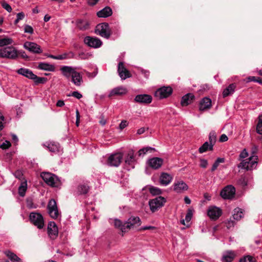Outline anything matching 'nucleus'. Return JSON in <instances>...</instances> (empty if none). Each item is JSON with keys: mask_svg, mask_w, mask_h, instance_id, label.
Segmentation results:
<instances>
[{"mask_svg": "<svg viewBox=\"0 0 262 262\" xmlns=\"http://www.w3.org/2000/svg\"><path fill=\"white\" fill-rule=\"evenodd\" d=\"M80 67L63 66L60 69L62 75L67 79L71 78V82L77 86H80L83 82L82 74L77 70Z\"/></svg>", "mask_w": 262, "mask_h": 262, "instance_id": "1", "label": "nucleus"}, {"mask_svg": "<svg viewBox=\"0 0 262 262\" xmlns=\"http://www.w3.org/2000/svg\"><path fill=\"white\" fill-rule=\"evenodd\" d=\"M40 177L48 185L52 187H57L60 184L59 178L54 174L48 172H42Z\"/></svg>", "mask_w": 262, "mask_h": 262, "instance_id": "2", "label": "nucleus"}, {"mask_svg": "<svg viewBox=\"0 0 262 262\" xmlns=\"http://www.w3.org/2000/svg\"><path fill=\"white\" fill-rule=\"evenodd\" d=\"M257 156H252L246 160H242L238 165V168L250 170L252 169L257 164Z\"/></svg>", "mask_w": 262, "mask_h": 262, "instance_id": "3", "label": "nucleus"}, {"mask_svg": "<svg viewBox=\"0 0 262 262\" xmlns=\"http://www.w3.org/2000/svg\"><path fill=\"white\" fill-rule=\"evenodd\" d=\"M17 57V52L14 47H8L0 49V57L15 59Z\"/></svg>", "mask_w": 262, "mask_h": 262, "instance_id": "4", "label": "nucleus"}, {"mask_svg": "<svg viewBox=\"0 0 262 262\" xmlns=\"http://www.w3.org/2000/svg\"><path fill=\"white\" fill-rule=\"evenodd\" d=\"M95 33L101 37L108 39L111 36V32L108 24L106 23L98 24L96 26Z\"/></svg>", "mask_w": 262, "mask_h": 262, "instance_id": "5", "label": "nucleus"}, {"mask_svg": "<svg viewBox=\"0 0 262 262\" xmlns=\"http://www.w3.org/2000/svg\"><path fill=\"white\" fill-rule=\"evenodd\" d=\"M31 222L38 229H42L44 226V221L42 215L37 212H31L29 215Z\"/></svg>", "mask_w": 262, "mask_h": 262, "instance_id": "6", "label": "nucleus"}, {"mask_svg": "<svg viewBox=\"0 0 262 262\" xmlns=\"http://www.w3.org/2000/svg\"><path fill=\"white\" fill-rule=\"evenodd\" d=\"M166 202V199L162 196H158L149 201L150 210L154 212L161 208Z\"/></svg>", "mask_w": 262, "mask_h": 262, "instance_id": "7", "label": "nucleus"}, {"mask_svg": "<svg viewBox=\"0 0 262 262\" xmlns=\"http://www.w3.org/2000/svg\"><path fill=\"white\" fill-rule=\"evenodd\" d=\"M48 212L53 219H56L59 215L57 203L54 199H51L47 205Z\"/></svg>", "mask_w": 262, "mask_h": 262, "instance_id": "8", "label": "nucleus"}, {"mask_svg": "<svg viewBox=\"0 0 262 262\" xmlns=\"http://www.w3.org/2000/svg\"><path fill=\"white\" fill-rule=\"evenodd\" d=\"M136 163V160L134 151H129L125 158V168L127 170H130L135 168Z\"/></svg>", "mask_w": 262, "mask_h": 262, "instance_id": "9", "label": "nucleus"}, {"mask_svg": "<svg viewBox=\"0 0 262 262\" xmlns=\"http://www.w3.org/2000/svg\"><path fill=\"white\" fill-rule=\"evenodd\" d=\"M123 156L121 153H116L110 155L107 160V164L110 166L118 167L122 160Z\"/></svg>", "mask_w": 262, "mask_h": 262, "instance_id": "10", "label": "nucleus"}, {"mask_svg": "<svg viewBox=\"0 0 262 262\" xmlns=\"http://www.w3.org/2000/svg\"><path fill=\"white\" fill-rule=\"evenodd\" d=\"M83 42L88 47L95 49L100 48L102 45V42L99 38L89 36L84 37Z\"/></svg>", "mask_w": 262, "mask_h": 262, "instance_id": "11", "label": "nucleus"}, {"mask_svg": "<svg viewBox=\"0 0 262 262\" xmlns=\"http://www.w3.org/2000/svg\"><path fill=\"white\" fill-rule=\"evenodd\" d=\"M172 92V89L170 86H163L158 89L155 93V95L159 99H163L169 96Z\"/></svg>", "mask_w": 262, "mask_h": 262, "instance_id": "12", "label": "nucleus"}, {"mask_svg": "<svg viewBox=\"0 0 262 262\" xmlns=\"http://www.w3.org/2000/svg\"><path fill=\"white\" fill-rule=\"evenodd\" d=\"M222 210L215 206H209L207 210V214L211 220H216L222 215Z\"/></svg>", "mask_w": 262, "mask_h": 262, "instance_id": "13", "label": "nucleus"}, {"mask_svg": "<svg viewBox=\"0 0 262 262\" xmlns=\"http://www.w3.org/2000/svg\"><path fill=\"white\" fill-rule=\"evenodd\" d=\"M235 189L232 185H228L221 191L220 195L224 199H230L235 194Z\"/></svg>", "mask_w": 262, "mask_h": 262, "instance_id": "14", "label": "nucleus"}, {"mask_svg": "<svg viewBox=\"0 0 262 262\" xmlns=\"http://www.w3.org/2000/svg\"><path fill=\"white\" fill-rule=\"evenodd\" d=\"M24 48L29 52L34 54H39L42 52L40 46L34 42H25L24 44Z\"/></svg>", "mask_w": 262, "mask_h": 262, "instance_id": "15", "label": "nucleus"}, {"mask_svg": "<svg viewBox=\"0 0 262 262\" xmlns=\"http://www.w3.org/2000/svg\"><path fill=\"white\" fill-rule=\"evenodd\" d=\"M117 71L122 80H125L131 77L130 74L125 67L123 62H120L118 63Z\"/></svg>", "mask_w": 262, "mask_h": 262, "instance_id": "16", "label": "nucleus"}, {"mask_svg": "<svg viewBox=\"0 0 262 262\" xmlns=\"http://www.w3.org/2000/svg\"><path fill=\"white\" fill-rule=\"evenodd\" d=\"M125 227L127 231L133 228L135 226H140L141 224V221L138 216H132L125 222Z\"/></svg>", "mask_w": 262, "mask_h": 262, "instance_id": "17", "label": "nucleus"}, {"mask_svg": "<svg viewBox=\"0 0 262 262\" xmlns=\"http://www.w3.org/2000/svg\"><path fill=\"white\" fill-rule=\"evenodd\" d=\"M173 190L177 193H182L188 189L187 184L182 180L175 181L173 184Z\"/></svg>", "mask_w": 262, "mask_h": 262, "instance_id": "18", "label": "nucleus"}, {"mask_svg": "<svg viewBox=\"0 0 262 262\" xmlns=\"http://www.w3.org/2000/svg\"><path fill=\"white\" fill-rule=\"evenodd\" d=\"M152 97L148 94H139L137 95L134 98L136 102L141 104H149L152 101Z\"/></svg>", "mask_w": 262, "mask_h": 262, "instance_id": "19", "label": "nucleus"}, {"mask_svg": "<svg viewBox=\"0 0 262 262\" xmlns=\"http://www.w3.org/2000/svg\"><path fill=\"white\" fill-rule=\"evenodd\" d=\"M48 233L51 238L54 239L58 233V228L54 222H50L48 226Z\"/></svg>", "mask_w": 262, "mask_h": 262, "instance_id": "20", "label": "nucleus"}, {"mask_svg": "<svg viewBox=\"0 0 262 262\" xmlns=\"http://www.w3.org/2000/svg\"><path fill=\"white\" fill-rule=\"evenodd\" d=\"M148 165L152 168L157 169L161 167L163 163V160L158 157L149 159L147 161Z\"/></svg>", "mask_w": 262, "mask_h": 262, "instance_id": "21", "label": "nucleus"}, {"mask_svg": "<svg viewBox=\"0 0 262 262\" xmlns=\"http://www.w3.org/2000/svg\"><path fill=\"white\" fill-rule=\"evenodd\" d=\"M43 146L46 147L49 150L53 153H57L60 150L59 143L55 142H46L43 144Z\"/></svg>", "mask_w": 262, "mask_h": 262, "instance_id": "22", "label": "nucleus"}, {"mask_svg": "<svg viewBox=\"0 0 262 262\" xmlns=\"http://www.w3.org/2000/svg\"><path fill=\"white\" fill-rule=\"evenodd\" d=\"M172 176L166 172H162L160 177V183L161 185L166 186L169 184L172 180Z\"/></svg>", "mask_w": 262, "mask_h": 262, "instance_id": "23", "label": "nucleus"}, {"mask_svg": "<svg viewBox=\"0 0 262 262\" xmlns=\"http://www.w3.org/2000/svg\"><path fill=\"white\" fill-rule=\"evenodd\" d=\"M211 105V100L208 97H204L200 102L199 110L201 111H204L209 109Z\"/></svg>", "mask_w": 262, "mask_h": 262, "instance_id": "24", "label": "nucleus"}, {"mask_svg": "<svg viewBox=\"0 0 262 262\" xmlns=\"http://www.w3.org/2000/svg\"><path fill=\"white\" fill-rule=\"evenodd\" d=\"M127 91L126 88L123 86H118L113 89L110 93L108 97H111L114 95H123L126 94Z\"/></svg>", "mask_w": 262, "mask_h": 262, "instance_id": "25", "label": "nucleus"}, {"mask_svg": "<svg viewBox=\"0 0 262 262\" xmlns=\"http://www.w3.org/2000/svg\"><path fill=\"white\" fill-rule=\"evenodd\" d=\"M16 72L18 74L25 76L29 79H32L34 74L31 70L25 68H21L18 69L16 71Z\"/></svg>", "mask_w": 262, "mask_h": 262, "instance_id": "26", "label": "nucleus"}, {"mask_svg": "<svg viewBox=\"0 0 262 262\" xmlns=\"http://www.w3.org/2000/svg\"><path fill=\"white\" fill-rule=\"evenodd\" d=\"M235 253L233 251L225 252L222 257V262H231L235 257Z\"/></svg>", "mask_w": 262, "mask_h": 262, "instance_id": "27", "label": "nucleus"}, {"mask_svg": "<svg viewBox=\"0 0 262 262\" xmlns=\"http://www.w3.org/2000/svg\"><path fill=\"white\" fill-rule=\"evenodd\" d=\"M76 26L80 30H86L90 28V23L86 19H78L76 20Z\"/></svg>", "mask_w": 262, "mask_h": 262, "instance_id": "28", "label": "nucleus"}, {"mask_svg": "<svg viewBox=\"0 0 262 262\" xmlns=\"http://www.w3.org/2000/svg\"><path fill=\"white\" fill-rule=\"evenodd\" d=\"M194 98V96L191 93H188L185 96H184L181 100V104L182 106H187L188 104H190L193 99Z\"/></svg>", "mask_w": 262, "mask_h": 262, "instance_id": "29", "label": "nucleus"}, {"mask_svg": "<svg viewBox=\"0 0 262 262\" xmlns=\"http://www.w3.org/2000/svg\"><path fill=\"white\" fill-rule=\"evenodd\" d=\"M112 14V10L109 7H105L97 13L99 17H107Z\"/></svg>", "mask_w": 262, "mask_h": 262, "instance_id": "30", "label": "nucleus"}, {"mask_svg": "<svg viewBox=\"0 0 262 262\" xmlns=\"http://www.w3.org/2000/svg\"><path fill=\"white\" fill-rule=\"evenodd\" d=\"M113 222L115 227L121 230L122 233L127 232L125 222L122 223L120 220L117 219L114 220Z\"/></svg>", "mask_w": 262, "mask_h": 262, "instance_id": "31", "label": "nucleus"}, {"mask_svg": "<svg viewBox=\"0 0 262 262\" xmlns=\"http://www.w3.org/2000/svg\"><path fill=\"white\" fill-rule=\"evenodd\" d=\"M38 68L40 70L50 72H53L55 70V67L53 65L45 62L39 63Z\"/></svg>", "mask_w": 262, "mask_h": 262, "instance_id": "32", "label": "nucleus"}, {"mask_svg": "<svg viewBox=\"0 0 262 262\" xmlns=\"http://www.w3.org/2000/svg\"><path fill=\"white\" fill-rule=\"evenodd\" d=\"M213 145L211 144L208 141L205 142L199 149L200 153L202 154L208 150L212 151L213 150Z\"/></svg>", "mask_w": 262, "mask_h": 262, "instance_id": "33", "label": "nucleus"}, {"mask_svg": "<svg viewBox=\"0 0 262 262\" xmlns=\"http://www.w3.org/2000/svg\"><path fill=\"white\" fill-rule=\"evenodd\" d=\"M5 255L9 258L12 262H20L21 259L15 253L9 250L5 251Z\"/></svg>", "mask_w": 262, "mask_h": 262, "instance_id": "34", "label": "nucleus"}, {"mask_svg": "<svg viewBox=\"0 0 262 262\" xmlns=\"http://www.w3.org/2000/svg\"><path fill=\"white\" fill-rule=\"evenodd\" d=\"M236 85L234 83L230 84L223 92V97H226L234 92Z\"/></svg>", "mask_w": 262, "mask_h": 262, "instance_id": "35", "label": "nucleus"}, {"mask_svg": "<svg viewBox=\"0 0 262 262\" xmlns=\"http://www.w3.org/2000/svg\"><path fill=\"white\" fill-rule=\"evenodd\" d=\"M233 217L234 220L236 221L240 220L244 216V213L242 209L236 208L233 210Z\"/></svg>", "mask_w": 262, "mask_h": 262, "instance_id": "36", "label": "nucleus"}, {"mask_svg": "<svg viewBox=\"0 0 262 262\" xmlns=\"http://www.w3.org/2000/svg\"><path fill=\"white\" fill-rule=\"evenodd\" d=\"M75 56V54L70 51L69 52L64 53L62 54L56 56V60H63L67 59L73 58Z\"/></svg>", "mask_w": 262, "mask_h": 262, "instance_id": "37", "label": "nucleus"}, {"mask_svg": "<svg viewBox=\"0 0 262 262\" xmlns=\"http://www.w3.org/2000/svg\"><path fill=\"white\" fill-rule=\"evenodd\" d=\"M156 149L154 147L147 146L145 147H143L141 149H140L138 152V156L139 157H143L145 155H146L147 152H152V151H155Z\"/></svg>", "mask_w": 262, "mask_h": 262, "instance_id": "38", "label": "nucleus"}, {"mask_svg": "<svg viewBox=\"0 0 262 262\" xmlns=\"http://www.w3.org/2000/svg\"><path fill=\"white\" fill-rule=\"evenodd\" d=\"M27 189V181H25V182H22L18 187L19 195L21 197H24L25 195Z\"/></svg>", "mask_w": 262, "mask_h": 262, "instance_id": "39", "label": "nucleus"}, {"mask_svg": "<svg viewBox=\"0 0 262 262\" xmlns=\"http://www.w3.org/2000/svg\"><path fill=\"white\" fill-rule=\"evenodd\" d=\"M31 80H33L35 84H38L40 83H45L47 81V78L46 77H39L35 74H34Z\"/></svg>", "mask_w": 262, "mask_h": 262, "instance_id": "40", "label": "nucleus"}, {"mask_svg": "<svg viewBox=\"0 0 262 262\" xmlns=\"http://www.w3.org/2000/svg\"><path fill=\"white\" fill-rule=\"evenodd\" d=\"M89 190V187L85 184L80 185L77 188V192L79 194H85L87 193Z\"/></svg>", "mask_w": 262, "mask_h": 262, "instance_id": "41", "label": "nucleus"}, {"mask_svg": "<svg viewBox=\"0 0 262 262\" xmlns=\"http://www.w3.org/2000/svg\"><path fill=\"white\" fill-rule=\"evenodd\" d=\"M13 41L12 39L8 37L3 38L0 39V47H2L5 46H8L12 44Z\"/></svg>", "mask_w": 262, "mask_h": 262, "instance_id": "42", "label": "nucleus"}, {"mask_svg": "<svg viewBox=\"0 0 262 262\" xmlns=\"http://www.w3.org/2000/svg\"><path fill=\"white\" fill-rule=\"evenodd\" d=\"M216 140V133L214 130H212L210 132L209 135V143L212 145H214Z\"/></svg>", "mask_w": 262, "mask_h": 262, "instance_id": "43", "label": "nucleus"}, {"mask_svg": "<svg viewBox=\"0 0 262 262\" xmlns=\"http://www.w3.org/2000/svg\"><path fill=\"white\" fill-rule=\"evenodd\" d=\"M225 159L224 158H218L213 163L211 169V171H214L216 169L220 163H223L225 162Z\"/></svg>", "mask_w": 262, "mask_h": 262, "instance_id": "44", "label": "nucleus"}, {"mask_svg": "<svg viewBox=\"0 0 262 262\" xmlns=\"http://www.w3.org/2000/svg\"><path fill=\"white\" fill-rule=\"evenodd\" d=\"M256 133L259 135H262V115L259 116L258 122L256 127Z\"/></svg>", "mask_w": 262, "mask_h": 262, "instance_id": "45", "label": "nucleus"}, {"mask_svg": "<svg viewBox=\"0 0 262 262\" xmlns=\"http://www.w3.org/2000/svg\"><path fill=\"white\" fill-rule=\"evenodd\" d=\"M239 262H255L253 257L251 255H245L240 258Z\"/></svg>", "mask_w": 262, "mask_h": 262, "instance_id": "46", "label": "nucleus"}, {"mask_svg": "<svg viewBox=\"0 0 262 262\" xmlns=\"http://www.w3.org/2000/svg\"><path fill=\"white\" fill-rule=\"evenodd\" d=\"M239 185L244 187L247 185V179L245 176H242L237 181Z\"/></svg>", "mask_w": 262, "mask_h": 262, "instance_id": "47", "label": "nucleus"}, {"mask_svg": "<svg viewBox=\"0 0 262 262\" xmlns=\"http://www.w3.org/2000/svg\"><path fill=\"white\" fill-rule=\"evenodd\" d=\"M149 191L153 195H158L161 193V190L160 188L154 186L150 188Z\"/></svg>", "mask_w": 262, "mask_h": 262, "instance_id": "48", "label": "nucleus"}, {"mask_svg": "<svg viewBox=\"0 0 262 262\" xmlns=\"http://www.w3.org/2000/svg\"><path fill=\"white\" fill-rule=\"evenodd\" d=\"M68 96H72L78 99H80L82 97V95L78 91H74L68 94Z\"/></svg>", "mask_w": 262, "mask_h": 262, "instance_id": "49", "label": "nucleus"}, {"mask_svg": "<svg viewBox=\"0 0 262 262\" xmlns=\"http://www.w3.org/2000/svg\"><path fill=\"white\" fill-rule=\"evenodd\" d=\"M11 146V143L9 141L6 140L4 142L0 145V148L3 149H6L9 148Z\"/></svg>", "mask_w": 262, "mask_h": 262, "instance_id": "50", "label": "nucleus"}, {"mask_svg": "<svg viewBox=\"0 0 262 262\" xmlns=\"http://www.w3.org/2000/svg\"><path fill=\"white\" fill-rule=\"evenodd\" d=\"M2 7L9 12H11L12 8L10 5L6 2H3L1 3Z\"/></svg>", "mask_w": 262, "mask_h": 262, "instance_id": "51", "label": "nucleus"}, {"mask_svg": "<svg viewBox=\"0 0 262 262\" xmlns=\"http://www.w3.org/2000/svg\"><path fill=\"white\" fill-rule=\"evenodd\" d=\"M248 156V153L246 149H243L239 154V160L247 158Z\"/></svg>", "mask_w": 262, "mask_h": 262, "instance_id": "52", "label": "nucleus"}, {"mask_svg": "<svg viewBox=\"0 0 262 262\" xmlns=\"http://www.w3.org/2000/svg\"><path fill=\"white\" fill-rule=\"evenodd\" d=\"M24 31L25 33L32 34L33 33V29L31 26L27 25L25 26Z\"/></svg>", "mask_w": 262, "mask_h": 262, "instance_id": "53", "label": "nucleus"}, {"mask_svg": "<svg viewBox=\"0 0 262 262\" xmlns=\"http://www.w3.org/2000/svg\"><path fill=\"white\" fill-rule=\"evenodd\" d=\"M5 117L1 112H0V131L3 130L4 127V122Z\"/></svg>", "mask_w": 262, "mask_h": 262, "instance_id": "54", "label": "nucleus"}, {"mask_svg": "<svg viewBox=\"0 0 262 262\" xmlns=\"http://www.w3.org/2000/svg\"><path fill=\"white\" fill-rule=\"evenodd\" d=\"M192 216V213L190 210H189L186 214L185 220L186 222L188 223L190 221Z\"/></svg>", "mask_w": 262, "mask_h": 262, "instance_id": "55", "label": "nucleus"}, {"mask_svg": "<svg viewBox=\"0 0 262 262\" xmlns=\"http://www.w3.org/2000/svg\"><path fill=\"white\" fill-rule=\"evenodd\" d=\"M156 227L152 226H144L141 227L140 229V231H144L146 230H155L156 229Z\"/></svg>", "mask_w": 262, "mask_h": 262, "instance_id": "56", "label": "nucleus"}, {"mask_svg": "<svg viewBox=\"0 0 262 262\" xmlns=\"http://www.w3.org/2000/svg\"><path fill=\"white\" fill-rule=\"evenodd\" d=\"M226 225L228 229H230L231 228L234 227L235 225V222L234 221L230 220L226 223Z\"/></svg>", "mask_w": 262, "mask_h": 262, "instance_id": "57", "label": "nucleus"}, {"mask_svg": "<svg viewBox=\"0 0 262 262\" xmlns=\"http://www.w3.org/2000/svg\"><path fill=\"white\" fill-rule=\"evenodd\" d=\"M208 165V161L205 159H201L200 166L202 168H206Z\"/></svg>", "mask_w": 262, "mask_h": 262, "instance_id": "58", "label": "nucleus"}, {"mask_svg": "<svg viewBox=\"0 0 262 262\" xmlns=\"http://www.w3.org/2000/svg\"><path fill=\"white\" fill-rule=\"evenodd\" d=\"M76 125L77 126H78L80 122V114L78 110H76Z\"/></svg>", "mask_w": 262, "mask_h": 262, "instance_id": "59", "label": "nucleus"}, {"mask_svg": "<svg viewBox=\"0 0 262 262\" xmlns=\"http://www.w3.org/2000/svg\"><path fill=\"white\" fill-rule=\"evenodd\" d=\"M148 128L147 127V128H145V127H141L139 129H138L137 131V135H142L143 134V133H145V132L146 130H148Z\"/></svg>", "mask_w": 262, "mask_h": 262, "instance_id": "60", "label": "nucleus"}, {"mask_svg": "<svg viewBox=\"0 0 262 262\" xmlns=\"http://www.w3.org/2000/svg\"><path fill=\"white\" fill-rule=\"evenodd\" d=\"M127 125V122L126 120H123L121 122L119 125L120 128L122 129L126 127Z\"/></svg>", "mask_w": 262, "mask_h": 262, "instance_id": "61", "label": "nucleus"}, {"mask_svg": "<svg viewBox=\"0 0 262 262\" xmlns=\"http://www.w3.org/2000/svg\"><path fill=\"white\" fill-rule=\"evenodd\" d=\"M228 139V137L225 134H222L220 138V141L221 142L227 141Z\"/></svg>", "mask_w": 262, "mask_h": 262, "instance_id": "62", "label": "nucleus"}, {"mask_svg": "<svg viewBox=\"0 0 262 262\" xmlns=\"http://www.w3.org/2000/svg\"><path fill=\"white\" fill-rule=\"evenodd\" d=\"M16 17L20 20L23 19L25 18V14L24 12L18 13L16 15Z\"/></svg>", "mask_w": 262, "mask_h": 262, "instance_id": "63", "label": "nucleus"}, {"mask_svg": "<svg viewBox=\"0 0 262 262\" xmlns=\"http://www.w3.org/2000/svg\"><path fill=\"white\" fill-rule=\"evenodd\" d=\"M11 136L12 141L15 143V144H17L18 141V139L17 136L15 134H12Z\"/></svg>", "mask_w": 262, "mask_h": 262, "instance_id": "64", "label": "nucleus"}]
</instances>
